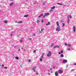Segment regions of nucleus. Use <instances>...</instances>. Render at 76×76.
Masks as SVG:
<instances>
[{
    "instance_id": "f257e3e1",
    "label": "nucleus",
    "mask_w": 76,
    "mask_h": 76,
    "mask_svg": "<svg viewBox=\"0 0 76 76\" xmlns=\"http://www.w3.org/2000/svg\"><path fill=\"white\" fill-rule=\"evenodd\" d=\"M51 52L50 51H49V53L47 55V56H48V57H50L51 56Z\"/></svg>"
},
{
    "instance_id": "f03ea898",
    "label": "nucleus",
    "mask_w": 76,
    "mask_h": 76,
    "mask_svg": "<svg viewBox=\"0 0 76 76\" xmlns=\"http://www.w3.org/2000/svg\"><path fill=\"white\" fill-rule=\"evenodd\" d=\"M58 72L60 74H61L62 73H63V71L60 69L59 70Z\"/></svg>"
},
{
    "instance_id": "7ed1b4c3",
    "label": "nucleus",
    "mask_w": 76,
    "mask_h": 76,
    "mask_svg": "<svg viewBox=\"0 0 76 76\" xmlns=\"http://www.w3.org/2000/svg\"><path fill=\"white\" fill-rule=\"evenodd\" d=\"M59 27H58L56 28V31H60V28Z\"/></svg>"
},
{
    "instance_id": "20e7f679",
    "label": "nucleus",
    "mask_w": 76,
    "mask_h": 76,
    "mask_svg": "<svg viewBox=\"0 0 76 76\" xmlns=\"http://www.w3.org/2000/svg\"><path fill=\"white\" fill-rule=\"evenodd\" d=\"M53 48H59V46H55L53 47Z\"/></svg>"
},
{
    "instance_id": "39448f33",
    "label": "nucleus",
    "mask_w": 76,
    "mask_h": 76,
    "mask_svg": "<svg viewBox=\"0 0 76 76\" xmlns=\"http://www.w3.org/2000/svg\"><path fill=\"white\" fill-rule=\"evenodd\" d=\"M63 63H67V61L66 60H64L63 61Z\"/></svg>"
},
{
    "instance_id": "423d86ee",
    "label": "nucleus",
    "mask_w": 76,
    "mask_h": 76,
    "mask_svg": "<svg viewBox=\"0 0 76 76\" xmlns=\"http://www.w3.org/2000/svg\"><path fill=\"white\" fill-rule=\"evenodd\" d=\"M14 4V3H13V2H12L10 3V6H13V5Z\"/></svg>"
},
{
    "instance_id": "0eeeda50",
    "label": "nucleus",
    "mask_w": 76,
    "mask_h": 76,
    "mask_svg": "<svg viewBox=\"0 0 76 76\" xmlns=\"http://www.w3.org/2000/svg\"><path fill=\"white\" fill-rule=\"evenodd\" d=\"M45 16H48L49 15V13H46L45 14Z\"/></svg>"
},
{
    "instance_id": "6e6552de",
    "label": "nucleus",
    "mask_w": 76,
    "mask_h": 76,
    "mask_svg": "<svg viewBox=\"0 0 76 76\" xmlns=\"http://www.w3.org/2000/svg\"><path fill=\"white\" fill-rule=\"evenodd\" d=\"M56 23L57 26H58V27H60V25H59V24L58 23V21L56 22Z\"/></svg>"
},
{
    "instance_id": "1a4fd4ad",
    "label": "nucleus",
    "mask_w": 76,
    "mask_h": 76,
    "mask_svg": "<svg viewBox=\"0 0 76 76\" xmlns=\"http://www.w3.org/2000/svg\"><path fill=\"white\" fill-rule=\"evenodd\" d=\"M55 75L56 76H58V74L57 72H56L55 73Z\"/></svg>"
},
{
    "instance_id": "9d476101",
    "label": "nucleus",
    "mask_w": 76,
    "mask_h": 76,
    "mask_svg": "<svg viewBox=\"0 0 76 76\" xmlns=\"http://www.w3.org/2000/svg\"><path fill=\"white\" fill-rule=\"evenodd\" d=\"M28 16H29V15H25L24 17V18H28Z\"/></svg>"
},
{
    "instance_id": "9b49d317",
    "label": "nucleus",
    "mask_w": 76,
    "mask_h": 76,
    "mask_svg": "<svg viewBox=\"0 0 76 76\" xmlns=\"http://www.w3.org/2000/svg\"><path fill=\"white\" fill-rule=\"evenodd\" d=\"M76 31V28H75V27L74 26L73 27V31L75 32Z\"/></svg>"
},
{
    "instance_id": "f8f14e48",
    "label": "nucleus",
    "mask_w": 76,
    "mask_h": 76,
    "mask_svg": "<svg viewBox=\"0 0 76 76\" xmlns=\"http://www.w3.org/2000/svg\"><path fill=\"white\" fill-rule=\"evenodd\" d=\"M56 8V7H55V6L52 7L51 8V9H54L55 8Z\"/></svg>"
},
{
    "instance_id": "ddd939ff",
    "label": "nucleus",
    "mask_w": 76,
    "mask_h": 76,
    "mask_svg": "<svg viewBox=\"0 0 76 76\" xmlns=\"http://www.w3.org/2000/svg\"><path fill=\"white\" fill-rule=\"evenodd\" d=\"M50 25V23L49 22H48V23H47V24H46V25H47H47Z\"/></svg>"
},
{
    "instance_id": "4468645a",
    "label": "nucleus",
    "mask_w": 76,
    "mask_h": 76,
    "mask_svg": "<svg viewBox=\"0 0 76 76\" xmlns=\"http://www.w3.org/2000/svg\"><path fill=\"white\" fill-rule=\"evenodd\" d=\"M4 23H7V21L4 20Z\"/></svg>"
},
{
    "instance_id": "2eb2a0df",
    "label": "nucleus",
    "mask_w": 76,
    "mask_h": 76,
    "mask_svg": "<svg viewBox=\"0 0 76 76\" xmlns=\"http://www.w3.org/2000/svg\"><path fill=\"white\" fill-rule=\"evenodd\" d=\"M60 56L61 57H64V55H63V54H61V55Z\"/></svg>"
},
{
    "instance_id": "dca6fc26",
    "label": "nucleus",
    "mask_w": 76,
    "mask_h": 76,
    "mask_svg": "<svg viewBox=\"0 0 76 76\" xmlns=\"http://www.w3.org/2000/svg\"><path fill=\"white\" fill-rule=\"evenodd\" d=\"M15 58L16 59H17V60H19V58L18 57H15Z\"/></svg>"
},
{
    "instance_id": "f3484780",
    "label": "nucleus",
    "mask_w": 76,
    "mask_h": 76,
    "mask_svg": "<svg viewBox=\"0 0 76 76\" xmlns=\"http://www.w3.org/2000/svg\"><path fill=\"white\" fill-rule=\"evenodd\" d=\"M44 28H42L41 29V31H44Z\"/></svg>"
},
{
    "instance_id": "a211bd4d",
    "label": "nucleus",
    "mask_w": 76,
    "mask_h": 76,
    "mask_svg": "<svg viewBox=\"0 0 76 76\" xmlns=\"http://www.w3.org/2000/svg\"><path fill=\"white\" fill-rule=\"evenodd\" d=\"M69 22H70V20H69V19H68V23H69Z\"/></svg>"
},
{
    "instance_id": "6ab92c4d",
    "label": "nucleus",
    "mask_w": 76,
    "mask_h": 76,
    "mask_svg": "<svg viewBox=\"0 0 76 76\" xmlns=\"http://www.w3.org/2000/svg\"><path fill=\"white\" fill-rule=\"evenodd\" d=\"M37 23H39V20H38Z\"/></svg>"
},
{
    "instance_id": "aec40b11",
    "label": "nucleus",
    "mask_w": 76,
    "mask_h": 76,
    "mask_svg": "<svg viewBox=\"0 0 76 76\" xmlns=\"http://www.w3.org/2000/svg\"><path fill=\"white\" fill-rule=\"evenodd\" d=\"M40 61H42V58H40Z\"/></svg>"
},
{
    "instance_id": "412c9836",
    "label": "nucleus",
    "mask_w": 76,
    "mask_h": 76,
    "mask_svg": "<svg viewBox=\"0 0 76 76\" xmlns=\"http://www.w3.org/2000/svg\"><path fill=\"white\" fill-rule=\"evenodd\" d=\"M33 36H36V34H33L32 35Z\"/></svg>"
},
{
    "instance_id": "4be33fe9",
    "label": "nucleus",
    "mask_w": 76,
    "mask_h": 76,
    "mask_svg": "<svg viewBox=\"0 0 76 76\" xmlns=\"http://www.w3.org/2000/svg\"><path fill=\"white\" fill-rule=\"evenodd\" d=\"M65 25V24L64 23H62V26H64Z\"/></svg>"
},
{
    "instance_id": "5701e85b",
    "label": "nucleus",
    "mask_w": 76,
    "mask_h": 76,
    "mask_svg": "<svg viewBox=\"0 0 76 76\" xmlns=\"http://www.w3.org/2000/svg\"><path fill=\"white\" fill-rule=\"evenodd\" d=\"M22 23V21H19L18 22V23Z\"/></svg>"
},
{
    "instance_id": "b1692460",
    "label": "nucleus",
    "mask_w": 76,
    "mask_h": 76,
    "mask_svg": "<svg viewBox=\"0 0 76 76\" xmlns=\"http://www.w3.org/2000/svg\"><path fill=\"white\" fill-rule=\"evenodd\" d=\"M4 69H7V67L5 66L4 67Z\"/></svg>"
},
{
    "instance_id": "393cba45",
    "label": "nucleus",
    "mask_w": 76,
    "mask_h": 76,
    "mask_svg": "<svg viewBox=\"0 0 76 76\" xmlns=\"http://www.w3.org/2000/svg\"><path fill=\"white\" fill-rule=\"evenodd\" d=\"M53 45H54V44H53L51 45V47H53Z\"/></svg>"
},
{
    "instance_id": "a878e982",
    "label": "nucleus",
    "mask_w": 76,
    "mask_h": 76,
    "mask_svg": "<svg viewBox=\"0 0 76 76\" xmlns=\"http://www.w3.org/2000/svg\"><path fill=\"white\" fill-rule=\"evenodd\" d=\"M69 16L70 18V19H71L72 18V16L71 15H69Z\"/></svg>"
},
{
    "instance_id": "bb28decb",
    "label": "nucleus",
    "mask_w": 76,
    "mask_h": 76,
    "mask_svg": "<svg viewBox=\"0 0 76 76\" xmlns=\"http://www.w3.org/2000/svg\"><path fill=\"white\" fill-rule=\"evenodd\" d=\"M36 75H38V73L37 72L36 73Z\"/></svg>"
},
{
    "instance_id": "cd10ccee",
    "label": "nucleus",
    "mask_w": 76,
    "mask_h": 76,
    "mask_svg": "<svg viewBox=\"0 0 76 76\" xmlns=\"http://www.w3.org/2000/svg\"><path fill=\"white\" fill-rule=\"evenodd\" d=\"M46 3V2H44L43 3V5H44Z\"/></svg>"
},
{
    "instance_id": "c85d7f7f",
    "label": "nucleus",
    "mask_w": 76,
    "mask_h": 76,
    "mask_svg": "<svg viewBox=\"0 0 76 76\" xmlns=\"http://www.w3.org/2000/svg\"><path fill=\"white\" fill-rule=\"evenodd\" d=\"M42 56H44V53H43L42 54Z\"/></svg>"
},
{
    "instance_id": "c756f323",
    "label": "nucleus",
    "mask_w": 76,
    "mask_h": 76,
    "mask_svg": "<svg viewBox=\"0 0 76 76\" xmlns=\"http://www.w3.org/2000/svg\"><path fill=\"white\" fill-rule=\"evenodd\" d=\"M57 4H59V5H61V4L59 3H57Z\"/></svg>"
},
{
    "instance_id": "7c9ffc66",
    "label": "nucleus",
    "mask_w": 76,
    "mask_h": 76,
    "mask_svg": "<svg viewBox=\"0 0 76 76\" xmlns=\"http://www.w3.org/2000/svg\"><path fill=\"white\" fill-rule=\"evenodd\" d=\"M65 44L66 46H67V43H65Z\"/></svg>"
},
{
    "instance_id": "2f4dec72",
    "label": "nucleus",
    "mask_w": 76,
    "mask_h": 76,
    "mask_svg": "<svg viewBox=\"0 0 76 76\" xmlns=\"http://www.w3.org/2000/svg\"><path fill=\"white\" fill-rule=\"evenodd\" d=\"M63 53V50H61V53Z\"/></svg>"
},
{
    "instance_id": "473e14b6",
    "label": "nucleus",
    "mask_w": 76,
    "mask_h": 76,
    "mask_svg": "<svg viewBox=\"0 0 76 76\" xmlns=\"http://www.w3.org/2000/svg\"><path fill=\"white\" fill-rule=\"evenodd\" d=\"M28 62H31V61L30 60V59H28Z\"/></svg>"
},
{
    "instance_id": "72a5a7b5",
    "label": "nucleus",
    "mask_w": 76,
    "mask_h": 76,
    "mask_svg": "<svg viewBox=\"0 0 76 76\" xmlns=\"http://www.w3.org/2000/svg\"><path fill=\"white\" fill-rule=\"evenodd\" d=\"M23 40H22V39H21V40H20V42H22V41H23Z\"/></svg>"
},
{
    "instance_id": "f704fd0d",
    "label": "nucleus",
    "mask_w": 76,
    "mask_h": 76,
    "mask_svg": "<svg viewBox=\"0 0 76 76\" xmlns=\"http://www.w3.org/2000/svg\"><path fill=\"white\" fill-rule=\"evenodd\" d=\"M32 70H35V69L32 68Z\"/></svg>"
},
{
    "instance_id": "c9c22d12",
    "label": "nucleus",
    "mask_w": 76,
    "mask_h": 76,
    "mask_svg": "<svg viewBox=\"0 0 76 76\" xmlns=\"http://www.w3.org/2000/svg\"><path fill=\"white\" fill-rule=\"evenodd\" d=\"M46 16L45 15L43 16V17H44V18H45Z\"/></svg>"
},
{
    "instance_id": "e433bc0d",
    "label": "nucleus",
    "mask_w": 76,
    "mask_h": 76,
    "mask_svg": "<svg viewBox=\"0 0 76 76\" xmlns=\"http://www.w3.org/2000/svg\"><path fill=\"white\" fill-rule=\"evenodd\" d=\"M53 10H50V12H53Z\"/></svg>"
},
{
    "instance_id": "4c0bfd02",
    "label": "nucleus",
    "mask_w": 76,
    "mask_h": 76,
    "mask_svg": "<svg viewBox=\"0 0 76 76\" xmlns=\"http://www.w3.org/2000/svg\"><path fill=\"white\" fill-rule=\"evenodd\" d=\"M42 23H44V20H42Z\"/></svg>"
},
{
    "instance_id": "58836bf2",
    "label": "nucleus",
    "mask_w": 76,
    "mask_h": 76,
    "mask_svg": "<svg viewBox=\"0 0 76 76\" xmlns=\"http://www.w3.org/2000/svg\"><path fill=\"white\" fill-rule=\"evenodd\" d=\"M68 46H69V47H70L71 45L69 44H68Z\"/></svg>"
},
{
    "instance_id": "ea45409f",
    "label": "nucleus",
    "mask_w": 76,
    "mask_h": 76,
    "mask_svg": "<svg viewBox=\"0 0 76 76\" xmlns=\"http://www.w3.org/2000/svg\"><path fill=\"white\" fill-rule=\"evenodd\" d=\"M74 66H75V65H76V63H75L74 64Z\"/></svg>"
},
{
    "instance_id": "a19ab883",
    "label": "nucleus",
    "mask_w": 76,
    "mask_h": 76,
    "mask_svg": "<svg viewBox=\"0 0 76 76\" xmlns=\"http://www.w3.org/2000/svg\"><path fill=\"white\" fill-rule=\"evenodd\" d=\"M35 52H36V50H34V53H35Z\"/></svg>"
},
{
    "instance_id": "79ce46f5",
    "label": "nucleus",
    "mask_w": 76,
    "mask_h": 76,
    "mask_svg": "<svg viewBox=\"0 0 76 76\" xmlns=\"http://www.w3.org/2000/svg\"><path fill=\"white\" fill-rule=\"evenodd\" d=\"M40 16H43V14H42L40 15Z\"/></svg>"
},
{
    "instance_id": "37998d69",
    "label": "nucleus",
    "mask_w": 76,
    "mask_h": 76,
    "mask_svg": "<svg viewBox=\"0 0 76 76\" xmlns=\"http://www.w3.org/2000/svg\"><path fill=\"white\" fill-rule=\"evenodd\" d=\"M34 69H36V67L35 66H34Z\"/></svg>"
},
{
    "instance_id": "c03bdc74",
    "label": "nucleus",
    "mask_w": 76,
    "mask_h": 76,
    "mask_svg": "<svg viewBox=\"0 0 76 76\" xmlns=\"http://www.w3.org/2000/svg\"><path fill=\"white\" fill-rule=\"evenodd\" d=\"M41 15H40L39 16H38V17H39V18H40V17H41Z\"/></svg>"
},
{
    "instance_id": "a18cd8bd",
    "label": "nucleus",
    "mask_w": 76,
    "mask_h": 76,
    "mask_svg": "<svg viewBox=\"0 0 76 76\" xmlns=\"http://www.w3.org/2000/svg\"><path fill=\"white\" fill-rule=\"evenodd\" d=\"M20 51V49H18V51Z\"/></svg>"
},
{
    "instance_id": "49530a36",
    "label": "nucleus",
    "mask_w": 76,
    "mask_h": 76,
    "mask_svg": "<svg viewBox=\"0 0 76 76\" xmlns=\"http://www.w3.org/2000/svg\"><path fill=\"white\" fill-rule=\"evenodd\" d=\"M4 66V64H3L2 65V67H3V66Z\"/></svg>"
},
{
    "instance_id": "de8ad7c7",
    "label": "nucleus",
    "mask_w": 76,
    "mask_h": 76,
    "mask_svg": "<svg viewBox=\"0 0 76 76\" xmlns=\"http://www.w3.org/2000/svg\"><path fill=\"white\" fill-rule=\"evenodd\" d=\"M42 58H44V56H42Z\"/></svg>"
},
{
    "instance_id": "09e8293b",
    "label": "nucleus",
    "mask_w": 76,
    "mask_h": 76,
    "mask_svg": "<svg viewBox=\"0 0 76 76\" xmlns=\"http://www.w3.org/2000/svg\"><path fill=\"white\" fill-rule=\"evenodd\" d=\"M58 54H61V53L60 52H59V53H58Z\"/></svg>"
},
{
    "instance_id": "8fccbe9b",
    "label": "nucleus",
    "mask_w": 76,
    "mask_h": 76,
    "mask_svg": "<svg viewBox=\"0 0 76 76\" xmlns=\"http://www.w3.org/2000/svg\"><path fill=\"white\" fill-rule=\"evenodd\" d=\"M26 1H28V0H26Z\"/></svg>"
},
{
    "instance_id": "3c124183",
    "label": "nucleus",
    "mask_w": 76,
    "mask_h": 76,
    "mask_svg": "<svg viewBox=\"0 0 76 76\" xmlns=\"http://www.w3.org/2000/svg\"><path fill=\"white\" fill-rule=\"evenodd\" d=\"M50 70H52V68H50Z\"/></svg>"
},
{
    "instance_id": "603ef678",
    "label": "nucleus",
    "mask_w": 76,
    "mask_h": 76,
    "mask_svg": "<svg viewBox=\"0 0 76 76\" xmlns=\"http://www.w3.org/2000/svg\"><path fill=\"white\" fill-rule=\"evenodd\" d=\"M29 39H30V40H31L32 39L31 38Z\"/></svg>"
},
{
    "instance_id": "864d4df0",
    "label": "nucleus",
    "mask_w": 76,
    "mask_h": 76,
    "mask_svg": "<svg viewBox=\"0 0 76 76\" xmlns=\"http://www.w3.org/2000/svg\"><path fill=\"white\" fill-rule=\"evenodd\" d=\"M69 17L68 16V20H69Z\"/></svg>"
},
{
    "instance_id": "5fc2aeb1",
    "label": "nucleus",
    "mask_w": 76,
    "mask_h": 76,
    "mask_svg": "<svg viewBox=\"0 0 76 76\" xmlns=\"http://www.w3.org/2000/svg\"><path fill=\"white\" fill-rule=\"evenodd\" d=\"M48 72H50V70H49Z\"/></svg>"
},
{
    "instance_id": "6e6d98bb",
    "label": "nucleus",
    "mask_w": 76,
    "mask_h": 76,
    "mask_svg": "<svg viewBox=\"0 0 76 76\" xmlns=\"http://www.w3.org/2000/svg\"><path fill=\"white\" fill-rule=\"evenodd\" d=\"M68 50H70V49H68Z\"/></svg>"
},
{
    "instance_id": "4d7b16f0",
    "label": "nucleus",
    "mask_w": 76,
    "mask_h": 76,
    "mask_svg": "<svg viewBox=\"0 0 76 76\" xmlns=\"http://www.w3.org/2000/svg\"><path fill=\"white\" fill-rule=\"evenodd\" d=\"M34 72H35V70H34Z\"/></svg>"
},
{
    "instance_id": "13d9d810",
    "label": "nucleus",
    "mask_w": 76,
    "mask_h": 76,
    "mask_svg": "<svg viewBox=\"0 0 76 76\" xmlns=\"http://www.w3.org/2000/svg\"><path fill=\"white\" fill-rule=\"evenodd\" d=\"M11 36H12V34H11Z\"/></svg>"
},
{
    "instance_id": "bf43d9fd",
    "label": "nucleus",
    "mask_w": 76,
    "mask_h": 76,
    "mask_svg": "<svg viewBox=\"0 0 76 76\" xmlns=\"http://www.w3.org/2000/svg\"><path fill=\"white\" fill-rule=\"evenodd\" d=\"M23 47H24V45H23Z\"/></svg>"
},
{
    "instance_id": "052dcab7",
    "label": "nucleus",
    "mask_w": 76,
    "mask_h": 76,
    "mask_svg": "<svg viewBox=\"0 0 76 76\" xmlns=\"http://www.w3.org/2000/svg\"><path fill=\"white\" fill-rule=\"evenodd\" d=\"M68 66H66V67H67Z\"/></svg>"
},
{
    "instance_id": "680f3d73",
    "label": "nucleus",
    "mask_w": 76,
    "mask_h": 76,
    "mask_svg": "<svg viewBox=\"0 0 76 76\" xmlns=\"http://www.w3.org/2000/svg\"><path fill=\"white\" fill-rule=\"evenodd\" d=\"M12 0V1H13V0Z\"/></svg>"
},
{
    "instance_id": "e2e57ef3",
    "label": "nucleus",
    "mask_w": 76,
    "mask_h": 76,
    "mask_svg": "<svg viewBox=\"0 0 76 76\" xmlns=\"http://www.w3.org/2000/svg\"><path fill=\"white\" fill-rule=\"evenodd\" d=\"M0 64H0V66H1Z\"/></svg>"
},
{
    "instance_id": "0e129e2a",
    "label": "nucleus",
    "mask_w": 76,
    "mask_h": 76,
    "mask_svg": "<svg viewBox=\"0 0 76 76\" xmlns=\"http://www.w3.org/2000/svg\"><path fill=\"white\" fill-rule=\"evenodd\" d=\"M16 23H17V22H16Z\"/></svg>"
}]
</instances>
